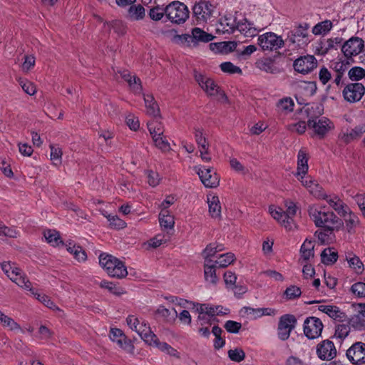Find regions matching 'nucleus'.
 I'll return each mask as SVG.
<instances>
[{"instance_id": "obj_1", "label": "nucleus", "mask_w": 365, "mask_h": 365, "mask_svg": "<svg viewBox=\"0 0 365 365\" xmlns=\"http://www.w3.org/2000/svg\"><path fill=\"white\" fill-rule=\"evenodd\" d=\"M308 213L317 227L326 229L332 233L339 231L344 227V222L332 211H325L318 205H309Z\"/></svg>"}, {"instance_id": "obj_2", "label": "nucleus", "mask_w": 365, "mask_h": 365, "mask_svg": "<svg viewBox=\"0 0 365 365\" xmlns=\"http://www.w3.org/2000/svg\"><path fill=\"white\" fill-rule=\"evenodd\" d=\"M305 111L309 118L307 126L312 129L315 135L322 139L334 128L333 123L326 117L319 118L323 109L317 103L307 104Z\"/></svg>"}, {"instance_id": "obj_3", "label": "nucleus", "mask_w": 365, "mask_h": 365, "mask_svg": "<svg viewBox=\"0 0 365 365\" xmlns=\"http://www.w3.org/2000/svg\"><path fill=\"white\" fill-rule=\"evenodd\" d=\"M99 264L111 277L122 279L128 275L125 263L111 255L101 254Z\"/></svg>"}, {"instance_id": "obj_4", "label": "nucleus", "mask_w": 365, "mask_h": 365, "mask_svg": "<svg viewBox=\"0 0 365 365\" xmlns=\"http://www.w3.org/2000/svg\"><path fill=\"white\" fill-rule=\"evenodd\" d=\"M167 18L173 24H181L189 17L187 6L178 1H173L165 7Z\"/></svg>"}, {"instance_id": "obj_5", "label": "nucleus", "mask_w": 365, "mask_h": 365, "mask_svg": "<svg viewBox=\"0 0 365 365\" xmlns=\"http://www.w3.org/2000/svg\"><path fill=\"white\" fill-rule=\"evenodd\" d=\"M297 319L294 314H285L279 319L277 336L282 341L287 340L292 331L295 329Z\"/></svg>"}, {"instance_id": "obj_6", "label": "nucleus", "mask_w": 365, "mask_h": 365, "mask_svg": "<svg viewBox=\"0 0 365 365\" xmlns=\"http://www.w3.org/2000/svg\"><path fill=\"white\" fill-rule=\"evenodd\" d=\"M257 41L263 51H276L284 46L282 36L273 32H267L259 36Z\"/></svg>"}, {"instance_id": "obj_7", "label": "nucleus", "mask_w": 365, "mask_h": 365, "mask_svg": "<svg viewBox=\"0 0 365 365\" xmlns=\"http://www.w3.org/2000/svg\"><path fill=\"white\" fill-rule=\"evenodd\" d=\"M323 328V323L318 317H309L304 322V334L309 339L319 338L322 334Z\"/></svg>"}, {"instance_id": "obj_8", "label": "nucleus", "mask_w": 365, "mask_h": 365, "mask_svg": "<svg viewBox=\"0 0 365 365\" xmlns=\"http://www.w3.org/2000/svg\"><path fill=\"white\" fill-rule=\"evenodd\" d=\"M365 93V87L361 83L354 82L346 85L342 91L344 100L349 103L361 101Z\"/></svg>"}, {"instance_id": "obj_9", "label": "nucleus", "mask_w": 365, "mask_h": 365, "mask_svg": "<svg viewBox=\"0 0 365 365\" xmlns=\"http://www.w3.org/2000/svg\"><path fill=\"white\" fill-rule=\"evenodd\" d=\"M194 77L199 86L210 96H214L220 93L225 100H227V97L224 92H222L215 81L202 75L200 73L194 71Z\"/></svg>"}, {"instance_id": "obj_10", "label": "nucleus", "mask_w": 365, "mask_h": 365, "mask_svg": "<svg viewBox=\"0 0 365 365\" xmlns=\"http://www.w3.org/2000/svg\"><path fill=\"white\" fill-rule=\"evenodd\" d=\"M215 6L210 1H200L196 3L193 8V16L198 21L207 22L213 14Z\"/></svg>"}, {"instance_id": "obj_11", "label": "nucleus", "mask_w": 365, "mask_h": 365, "mask_svg": "<svg viewBox=\"0 0 365 365\" xmlns=\"http://www.w3.org/2000/svg\"><path fill=\"white\" fill-rule=\"evenodd\" d=\"M364 48V41L357 36H352L341 46V51L347 58H351L359 54Z\"/></svg>"}, {"instance_id": "obj_12", "label": "nucleus", "mask_w": 365, "mask_h": 365, "mask_svg": "<svg viewBox=\"0 0 365 365\" xmlns=\"http://www.w3.org/2000/svg\"><path fill=\"white\" fill-rule=\"evenodd\" d=\"M294 70L302 74L312 72L317 66V61L314 56L307 55L297 58L293 63Z\"/></svg>"}, {"instance_id": "obj_13", "label": "nucleus", "mask_w": 365, "mask_h": 365, "mask_svg": "<svg viewBox=\"0 0 365 365\" xmlns=\"http://www.w3.org/2000/svg\"><path fill=\"white\" fill-rule=\"evenodd\" d=\"M346 357L353 364H363L365 363V343L355 342L346 351Z\"/></svg>"}, {"instance_id": "obj_14", "label": "nucleus", "mask_w": 365, "mask_h": 365, "mask_svg": "<svg viewBox=\"0 0 365 365\" xmlns=\"http://www.w3.org/2000/svg\"><path fill=\"white\" fill-rule=\"evenodd\" d=\"M197 173L205 187H216L219 185L220 178L212 168H206L204 166L200 167L197 170Z\"/></svg>"}, {"instance_id": "obj_15", "label": "nucleus", "mask_w": 365, "mask_h": 365, "mask_svg": "<svg viewBox=\"0 0 365 365\" xmlns=\"http://www.w3.org/2000/svg\"><path fill=\"white\" fill-rule=\"evenodd\" d=\"M317 354L322 360L330 361L336 356V349L333 341L325 339L317 346Z\"/></svg>"}, {"instance_id": "obj_16", "label": "nucleus", "mask_w": 365, "mask_h": 365, "mask_svg": "<svg viewBox=\"0 0 365 365\" xmlns=\"http://www.w3.org/2000/svg\"><path fill=\"white\" fill-rule=\"evenodd\" d=\"M318 309L336 322L343 323L348 321L346 313L335 305H320L318 307Z\"/></svg>"}, {"instance_id": "obj_17", "label": "nucleus", "mask_w": 365, "mask_h": 365, "mask_svg": "<svg viewBox=\"0 0 365 365\" xmlns=\"http://www.w3.org/2000/svg\"><path fill=\"white\" fill-rule=\"evenodd\" d=\"M255 66L262 71L271 74L281 73V69L277 66L276 61L271 57H263L255 62Z\"/></svg>"}, {"instance_id": "obj_18", "label": "nucleus", "mask_w": 365, "mask_h": 365, "mask_svg": "<svg viewBox=\"0 0 365 365\" xmlns=\"http://www.w3.org/2000/svg\"><path fill=\"white\" fill-rule=\"evenodd\" d=\"M328 204L337 212L341 217H345L346 214L349 212V207L337 195L332 197L324 195L323 197Z\"/></svg>"}, {"instance_id": "obj_19", "label": "nucleus", "mask_w": 365, "mask_h": 365, "mask_svg": "<svg viewBox=\"0 0 365 365\" xmlns=\"http://www.w3.org/2000/svg\"><path fill=\"white\" fill-rule=\"evenodd\" d=\"M343 38L341 37L330 38L327 41H320L317 47V53L325 56L330 50L337 49L338 46L341 45Z\"/></svg>"}, {"instance_id": "obj_20", "label": "nucleus", "mask_w": 365, "mask_h": 365, "mask_svg": "<svg viewBox=\"0 0 365 365\" xmlns=\"http://www.w3.org/2000/svg\"><path fill=\"white\" fill-rule=\"evenodd\" d=\"M11 280L15 282L18 286L31 292L32 294H34L31 282L28 279L25 274H22L21 269L12 270Z\"/></svg>"}, {"instance_id": "obj_21", "label": "nucleus", "mask_w": 365, "mask_h": 365, "mask_svg": "<svg viewBox=\"0 0 365 365\" xmlns=\"http://www.w3.org/2000/svg\"><path fill=\"white\" fill-rule=\"evenodd\" d=\"M192 38H193V46L196 47L199 43H208L213 40L215 36L204 30L195 27L192 29Z\"/></svg>"}, {"instance_id": "obj_22", "label": "nucleus", "mask_w": 365, "mask_h": 365, "mask_svg": "<svg viewBox=\"0 0 365 365\" xmlns=\"http://www.w3.org/2000/svg\"><path fill=\"white\" fill-rule=\"evenodd\" d=\"M235 41H222L218 43H211L209 46L210 50L220 53H228L235 51L237 48Z\"/></svg>"}, {"instance_id": "obj_23", "label": "nucleus", "mask_w": 365, "mask_h": 365, "mask_svg": "<svg viewBox=\"0 0 365 365\" xmlns=\"http://www.w3.org/2000/svg\"><path fill=\"white\" fill-rule=\"evenodd\" d=\"M126 322L128 325L134 331H135L140 336L143 335L145 330L150 329L148 324L145 322L140 320L133 315H130L127 317Z\"/></svg>"}, {"instance_id": "obj_24", "label": "nucleus", "mask_w": 365, "mask_h": 365, "mask_svg": "<svg viewBox=\"0 0 365 365\" xmlns=\"http://www.w3.org/2000/svg\"><path fill=\"white\" fill-rule=\"evenodd\" d=\"M236 30L247 37H253L256 36L257 29L254 26L253 23L249 21L246 18L237 22Z\"/></svg>"}, {"instance_id": "obj_25", "label": "nucleus", "mask_w": 365, "mask_h": 365, "mask_svg": "<svg viewBox=\"0 0 365 365\" xmlns=\"http://www.w3.org/2000/svg\"><path fill=\"white\" fill-rule=\"evenodd\" d=\"M308 29L309 24L307 23L300 24L297 28L288 33L287 40L291 43H295L297 41H299V38H305L308 36Z\"/></svg>"}, {"instance_id": "obj_26", "label": "nucleus", "mask_w": 365, "mask_h": 365, "mask_svg": "<svg viewBox=\"0 0 365 365\" xmlns=\"http://www.w3.org/2000/svg\"><path fill=\"white\" fill-rule=\"evenodd\" d=\"M223 307L220 305L217 306H211L207 304H200V307L197 308V312L199 314H205L208 317H214L217 315H225L227 314V312H223Z\"/></svg>"}, {"instance_id": "obj_27", "label": "nucleus", "mask_w": 365, "mask_h": 365, "mask_svg": "<svg viewBox=\"0 0 365 365\" xmlns=\"http://www.w3.org/2000/svg\"><path fill=\"white\" fill-rule=\"evenodd\" d=\"M119 73L122 78L128 82L129 86L135 93H140L142 91L143 88L141 81L138 77L136 76H131L130 73L126 70L119 71Z\"/></svg>"}, {"instance_id": "obj_28", "label": "nucleus", "mask_w": 365, "mask_h": 365, "mask_svg": "<svg viewBox=\"0 0 365 365\" xmlns=\"http://www.w3.org/2000/svg\"><path fill=\"white\" fill-rule=\"evenodd\" d=\"M127 17L130 21H141L145 17V9L141 4H133L128 9Z\"/></svg>"}, {"instance_id": "obj_29", "label": "nucleus", "mask_w": 365, "mask_h": 365, "mask_svg": "<svg viewBox=\"0 0 365 365\" xmlns=\"http://www.w3.org/2000/svg\"><path fill=\"white\" fill-rule=\"evenodd\" d=\"M237 24L236 18L232 15H225L220 20V25L224 34H232L236 30Z\"/></svg>"}, {"instance_id": "obj_30", "label": "nucleus", "mask_w": 365, "mask_h": 365, "mask_svg": "<svg viewBox=\"0 0 365 365\" xmlns=\"http://www.w3.org/2000/svg\"><path fill=\"white\" fill-rule=\"evenodd\" d=\"M308 160L307 153L303 149L299 150L297 155V175H305L308 171Z\"/></svg>"}, {"instance_id": "obj_31", "label": "nucleus", "mask_w": 365, "mask_h": 365, "mask_svg": "<svg viewBox=\"0 0 365 365\" xmlns=\"http://www.w3.org/2000/svg\"><path fill=\"white\" fill-rule=\"evenodd\" d=\"M144 101L146 112L148 115H152L154 118L160 116V108L152 95H145Z\"/></svg>"}, {"instance_id": "obj_32", "label": "nucleus", "mask_w": 365, "mask_h": 365, "mask_svg": "<svg viewBox=\"0 0 365 365\" xmlns=\"http://www.w3.org/2000/svg\"><path fill=\"white\" fill-rule=\"evenodd\" d=\"M333 23L330 20H324L317 23L312 30L315 36H325L328 34L333 28Z\"/></svg>"}, {"instance_id": "obj_33", "label": "nucleus", "mask_w": 365, "mask_h": 365, "mask_svg": "<svg viewBox=\"0 0 365 365\" xmlns=\"http://www.w3.org/2000/svg\"><path fill=\"white\" fill-rule=\"evenodd\" d=\"M148 129L152 138L163 136L164 135V126L161 121L155 118L147 123Z\"/></svg>"}, {"instance_id": "obj_34", "label": "nucleus", "mask_w": 365, "mask_h": 365, "mask_svg": "<svg viewBox=\"0 0 365 365\" xmlns=\"http://www.w3.org/2000/svg\"><path fill=\"white\" fill-rule=\"evenodd\" d=\"M342 217L345 222L347 232L350 234L354 233L356 227L359 225L358 216L350 210L349 212L346 214L345 217Z\"/></svg>"}, {"instance_id": "obj_35", "label": "nucleus", "mask_w": 365, "mask_h": 365, "mask_svg": "<svg viewBox=\"0 0 365 365\" xmlns=\"http://www.w3.org/2000/svg\"><path fill=\"white\" fill-rule=\"evenodd\" d=\"M209 212L212 217L218 218L221 217V206L217 196L207 197Z\"/></svg>"}, {"instance_id": "obj_36", "label": "nucleus", "mask_w": 365, "mask_h": 365, "mask_svg": "<svg viewBox=\"0 0 365 365\" xmlns=\"http://www.w3.org/2000/svg\"><path fill=\"white\" fill-rule=\"evenodd\" d=\"M217 266L213 262L209 263V262H205L204 264V275L205 279L207 282H209L213 284H216L218 278L216 275V267Z\"/></svg>"}, {"instance_id": "obj_37", "label": "nucleus", "mask_w": 365, "mask_h": 365, "mask_svg": "<svg viewBox=\"0 0 365 365\" xmlns=\"http://www.w3.org/2000/svg\"><path fill=\"white\" fill-rule=\"evenodd\" d=\"M287 210L284 211L285 215L287 216V220H286L285 229L288 230H291L295 227V224L293 220V217L296 215L297 213V207L296 205L293 202H289L286 204Z\"/></svg>"}, {"instance_id": "obj_38", "label": "nucleus", "mask_w": 365, "mask_h": 365, "mask_svg": "<svg viewBox=\"0 0 365 365\" xmlns=\"http://www.w3.org/2000/svg\"><path fill=\"white\" fill-rule=\"evenodd\" d=\"M269 210L272 217L285 227L287 216L284 211L281 207H276L274 205L269 206Z\"/></svg>"}, {"instance_id": "obj_39", "label": "nucleus", "mask_w": 365, "mask_h": 365, "mask_svg": "<svg viewBox=\"0 0 365 365\" xmlns=\"http://www.w3.org/2000/svg\"><path fill=\"white\" fill-rule=\"evenodd\" d=\"M337 258V252L332 251L331 248L324 249L321 253L322 262L327 265L333 264L336 262Z\"/></svg>"}, {"instance_id": "obj_40", "label": "nucleus", "mask_w": 365, "mask_h": 365, "mask_svg": "<svg viewBox=\"0 0 365 365\" xmlns=\"http://www.w3.org/2000/svg\"><path fill=\"white\" fill-rule=\"evenodd\" d=\"M314 242L307 239L304 242L301 246L300 252L301 257L304 260L307 261L311 257H314Z\"/></svg>"}, {"instance_id": "obj_41", "label": "nucleus", "mask_w": 365, "mask_h": 365, "mask_svg": "<svg viewBox=\"0 0 365 365\" xmlns=\"http://www.w3.org/2000/svg\"><path fill=\"white\" fill-rule=\"evenodd\" d=\"M194 135L195 141L200 149H202L203 152H205V150H209V144L203 133V130L199 128H195Z\"/></svg>"}, {"instance_id": "obj_42", "label": "nucleus", "mask_w": 365, "mask_h": 365, "mask_svg": "<svg viewBox=\"0 0 365 365\" xmlns=\"http://www.w3.org/2000/svg\"><path fill=\"white\" fill-rule=\"evenodd\" d=\"M160 225L164 229H172L174 226V217L168 214V210H162L159 215Z\"/></svg>"}, {"instance_id": "obj_43", "label": "nucleus", "mask_w": 365, "mask_h": 365, "mask_svg": "<svg viewBox=\"0 0 365 365\" xmlns=\"http://www.w3.org/2000/svg\"><path fill=\"white\" fill-rule=\"evenodd\" d=\"M294 106V101L290 97L283 98L277 103L278 110L286 113L292 112Z\"/></svg>"}, {"instance_id": "obj_44", "label": "nucleus", "mask_w": 365, "mask_h": 365, "mask_svg": "<svg viewBox=\"0 0 365 365\" xmlns=\"http://www.w3.org/2000/svg\"><path fill=\"white\" fill-rule=\"evenodd\" d=\"M299 180L301 181L302 185L306 187L311 193L316 194L317 192L319 191L321 188L319 184L316 182L311 177H304V175H299Z\"/></svg>"}, {"instance_id": "obj_45", "label": "nucleus", "mask_w": 365, "mask_h": 365, "mask_svg": "<svg viewBox=\"0 0 365 365\" xmlns=\"http://www.w3.org/2000/svg\"><path fill=\"white\" fill-rule=\"evenodd\" d=\"M43 235L48 243L53 246H57L60 243H63L58 232L55 230H47L44 231Z\"/></svg>"}, {"instance_id": "obj_46", "label": "nucleus", "mask_w": 365, "mask_h": 365, "mask_svg": "<svg viewBox=\"0 0 365 365\" xmlns=\"http://www.w3.org/2000/svg\"><path fill=\"white\" fill-rule=\"evenodd\" d=\"M351 320L348 318V321L346 324H341L336 326L334 336L344 340L350 332V324Z\"/></svg>"}, {"instance_id": "obj_47", "label": "nucleus", "mask_w": 365, "mask_h": 365, "mask_svg": "<svg viewBox=\"0 0 365 365\" xmlns=\"http://www.w3.org/2000/svg\"><path fill=\"white\" fill-rule=\"evenodd\" d=\"M165 15L167 16L165 8H163L160 6H153L150 8L148 11L149 18L154 21H158L161 20Z\"/></svg>"}, {"instance_id": "obj_48", "label": "nucleus", "mask_w": 365, "mask_h": 365, "mask_svg": "<svg viewBox=\"0 0 365 365\" xmlns=\"http://www.w3.org/2000/svg\"><path fill=\"white\" fill-rule=\"evenodd\" d=\"M140 337L147 344L157 348H158V344L161 343L151 329L145 330V332Z\"/></svg>"}, {"instance_id": "obj_49", "label": "nucleus", "mask_w": 365, "mask_h": 365, "mask_svg": "<svg viewBox=\"0 0 365 365\" xmlns=\"http://www.w3.org/2000/svg\"><path fill=\"white\" fill-rule=\"evenodd\" d=\"M302 294L301 289L295 285L288 287L284 292L283 296L287 300H294Z\"/></svg>"}, {"instance_id": "obj_50", "label": "nucleus", "mask_w": 365, "mask_h": 365, "mask_svg": "<svg viewBox=\"0 0 365 365\" xmlns=\"http://www.w3.org/2000/svg\"><path fill=\"white\" fill-rule=\"evenodd\" d=\"M152 138L155 143V145L162 152L167 153L171 150L170 145L164 135Z\"/></svg>"}, {"instance_id": "obj_51", "label": "nucleus", "mask_w": 365, "mask_h": 365, "mask_svg": "<svg viewBox=\"0 0 365 365\" xmlns=\"http://www.w3.org/2000/svg\"><path fill=\"white\" fill-rule=\"evenodd\" d=\"M235 260V255L231 252L221 255L217 260L215 262V264L218 267H226L232 263Z\"/></svg>"}, {"instance_id": "obj_52", "label": "nucleus", "mask_w": 365, "mask_h": 365, "mask_svg": "<svg viewBox=\"0 0 365 365\" xmlns=\"http://www.w3.org/2000/svg\"><path fill=\"white\" fill-rule=\"evenodd\" d=\"M364 72V68L359 66H354L349 71L348 76L350 80L357 82L359 80L364 78L365 76Z\"/></svg>"}, {"instance_id": "obj_53", "label": "nucleus", "mask_w": 365, "mask_h": 365, "mask_svg": "<svg viewBox=\"0 0 365 365\" xmlns=\"http://www.w3.org/2000/svg\"><path fill=\"white\" fill-rule=\"evenodd\" d=\"M227 355L231 361L238 363L242 361L245 358V353L241 348L230 349L227 351Z\"/></svg>"}, {"instance_id": "obj_54", "label": "nucleus", "mask_w": 365, "mask_h": 365, "mask_svg": "<svg viewBox=\"0 0 365 365\" xmlns=\"http://www.w3.org/2000/svg\"><path fill=\"white\" fill-rule=\"evenodd\" d=\"M1 317H2L1 318L0 323L3 327L9 328L11 331L21 329L20 325L17 324L12 318L6 314L1 315Z\"/></svg>"}, {"instance_id": "obj_55", "label": "nucleus", "mask_w": 365, "mask_h": 365, "mask_svg": "<svg viewBox=\"0 0 365 365\" xmlns=\"http://www.w3.org/2000/svg\"><path fill=\"white\" fill-rule=\"evenodd\" d=\"M350 291L358 298H365V283L358 282L351 285Z\"/></svg>"}, {"instance_id": "obj_56", "label": "nucleus", "mask_w": 365, "mask_h": 365, "mask_svg": "<svg viewBox=\"0 0 365 365\" xmlns=\"http://www.w3.org/2000/svg\"><path fill=\"white\" fill-rule=\"evenodd\" d=\"M118 346L124 350L125 351L133 354L134 351V345L133 344L130 339H128L126 336H125V339L121 338L118 341L115 342Z\"/></svg>"}, {"instance_id": "obj_57", "label": "nucleus", "mask_w": 365, "mask_h": 365, "mask_svg": "<svg viewBox=\"0 0 365 365\" xmlns=\"http://www.w3.org/2000/svg\"><path fill=\"white\" fill-rule=\"evenodd\" d=\"M158 349L163 352H165L171 356L175 357L176 359L180 358V353L166 342H161L160 344H158Z\"/></svg>"}, {"instance_id": "obj_58", "label": "nucleus", "mask_w": 365, "mask_h": 365, "mask_svg": "<svg viewBox=\"0 0 365 365\" xmlns=\"http://www.w3.org/2000/svg\"><path fill=\"white\" fill-rule=\"evenodd\" d=\"M108 220L110 227L113 229L120 230L124 228L126 225L125 221L119 218L117 215H108Z\"/></svg>"}, {"instance_id": "obj_59", "label": "nucleus", "mask_w": 365, "mask_h": 365, "mask_svg": "<svg viewBox=\"0 0 365 365\" xmlns=\"http://www.w3.org/2000/svg\"><path fill=\"white\" fill-rule=\"evenodd\" d=\"M220 67L221 70L225 73L230 74L242 73V70L240 67L235 66L230 61L222 63Z\"/></svg>"}, {"instance_id": "obj_60", "label": "nucleus", "mask_w": 365, "mask_h": 365, "mask_svg": "<svg viewBox=\"0 0 365 365\" xmlns=\"http://www.w3.org/2000/svg\"><path fill=\"white\" fill-rule=\"evenodd\" d=\"M332 74L331 71L323 66L319 71V80L323 84L326 85L329 81H331Z\"/></svg>"}, {"instance_id": "obj_61", "label": "nucleus", "mask_w": 365, "mask_h": 365, "mask_svg": "<svg viewBox=\"0 0 365 365\" xmlns=\"http://www.w3.org/2000/svg\"><path fill=\"white\" fill-rule=\"evenodd\" d=\"M19 84L21 86L24 91L30 96L34 95L36 91V87L34 85V83L26 79H20Z\"/></svg>"}, {"instance_id": "obj_62", "label": "nucleus", "mask_w": 365, "mask_h": 365, "mask_svg": "<svg viewBox=\"0 0 365 365\" xmlns=\"http://www.w3.org/2000/svg\"><path fill=\"white\" fill-rule=\"evenodd\" d=\"M49 147L51 149V160L53 161H57V163H54L55 165L60 164L61 163L62 156L61 150L58 147L52 144H51Z\"/></svg>"}, {"instance_id": "obj_63", "label": "nucleus", "mask_w": 365, "mask_h": 365, "mask_svg": "<svg viewBox=\"0 0 365 365\" xmlns=\"http://www.w3.org/2000/svg\"><path fill=\"white\" fill-rule=\"evenodd\" d=\"M224 327L227 332L237 334L240 331L242 324L235 321L228 320L225 322Z\"/></svg>"}, {"instance_id": "obj_64", "label": "nucleus", "mask_w": 365, "mask_h": 365, "mask_svg": "<svg viewBox=\"0 0 365 365\" xmlns=\"http://www.w3.org/2000/svg\"><path fill=\"white\" fill-rule=\"evenodd\" d=\"M349 267L356 270L358 272H361L364 269V264L359 257L354 255L347 259Z\"/></svg>"}]
</instances>
